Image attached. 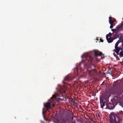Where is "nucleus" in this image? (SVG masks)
Returning <instances> with one entry per match:
<instances>
[{"label":"nucleus","instance_id":"nucleus-6","mask_svg":"<svg viewBox=\"0 0 123 123\" xmlns=\"http://www.w3.org/2000/svg\"><path fill=\"white\" fill-rule=\"evenodd\" d=\"M117 104L112 102L108 104H106V108L109 110H113Z\"/></svg>","mask_w":123,"mask_h":123},{"label":"nucleus","instance_id":"nucleus-26","mask_svg":"<svg viewBox=\"0 0 123 123\" xmlns=\"http://www.w3.org/2000/svg\"><path fill=\"white\" fill-rule=\"evenodd\" d=\"M52 105L53 106H55V105L54 104H53Z\"/></svg>","mask_w":123,"mask_h":123},{"label":"nucleus","instance_id":"nucleus-4","mask_svg":"<svg viewBox=\"0 0 123 123\" xmlns=\"http://www.w3.org/2000/svg\"><path fill=\"white\" fill-rule=\"evenodd\" d=\"M58 88H57V90L60 93L62 97H63V98H64L66 99V87L64 86H62L60 87L58 89Z\"/></svg>","mask_w":123,"mask_h":123},{"label":"nucleus","instance_id":"nucleus-21","mask_svg":"<svg viewBox=\"0 0 123 123\" xmlns=\"http://www.w3.org/2000/svg\"><path fill=\"white\" fill-rule=\"evenodd\" d=\"M100 40L101 42H103V40L101 39V38H100Z\"/></svg>","mask_w":123,"mask_h":123},{"label":"nucleus","instance_id":"nucleus-28","mask_svg":"<svg viewBox=\"0 0 123 123\" xmlns=\"http://www.w3.org/2000/svg\"><path fill=\"white\" fill-rule=\"evenodd\" d=\"M91 120L92 121V119L91 118Z\"/></svg>","mask_w":123,"mask_h":123},{"label":"nucleus","instance_id":"nucleus-22","mask_svg":"<svg viewBox=\"0 0 123 123\" xmlns=\"http://www.w3.org/2000/svg\"><path fill=\"white\" fill-rule=\"evenodd\" d=\"M59 100H60L61 101L62 100V99L61 98H59Z\"/></svg>","mask_w":123,"mask_h":123},{"label":"nucleus","instance_id":"nucleus-18","mask_svg":"<svg viewBox=\"0 0 123 123\" xmlns=\"http://www.w3.org/2000/svg\"><path fill=\"white\" fill-rule=\"evenodd\" d=\"M119 114H123V111H119Z\"/></svg>","mask_w":123,"mask_h":123},{"label":"nucleus","instance_id":"nucleus-19","mask_svg":"<svg viewBox=\"0 0 123 123\" xmlns=\"http://www.w3.org/2000/svg\"><path fill=\"white\" fill-rule=\"evenodd\" d=\"M122 47H119V48H120V50H121V51H123V45H122Z\"/></svg>","mask_w":123,"mask_h":123},{"label":"nucleus","instance_id":"nucleus-5","mask_svg":"<svg viewBox=\"0 0 123 123\" xmlns=\"http://www.w3.org/2000/svg\"><path fill=\"white\" fill-rule=\"evenodd\" d=\"M109 22L111 25L110 28L111 29H112L113 28L114 26L115 25V22H116V19L113 18H112L111 17H109Z\"/></svg>","mask_w":123,"mask_h":123},{"label":"nucleus","instance_id":"nucleus-14","mask_svg":"<svg viewBox=\"0 0 123 123\" xmlns=\"http://www.w3.org/2000/svg\"><path fill=\"white\" fill-rule=\"evenodd\" d=\"M57 94H55L51 98L52 99H55L57 98Z\"/></svg>","mask_w":123,"mask_h":123},{"label":"nucleus","instance_id":"nucleus-29","mask_svg":"<svg viewBox=\"0 0 123 123\" xmlns=\"http://www.w3.org/2000/svg\"><path fill=\"white\" fill-rule=\"evenodd\" d=\"M91 120L92 121V119L91 118Z\"/></svg>","mask_w":123,"mask_h":123},{"label":"nucleus","instance_id":"nucleus-15","mask_svg":"<svg viewBox=\"0 0 123 123\" xmlns=\"http://www.w3.org/2000/svg\"><path fill=\"white\" fill-rule=\"evenodd\" d=\"M120 43V42L119 40H118L117 42L116 43L115 46V48H116L118 47V45L119 43Z\"/></svg>","mask_w":123,"mask_h":123},{"label":"nucleus","instance_id":"nucleus-25","mask_svg":"<svg viewBox=\"0 0 123 123\" xmlns=\"http://www.w3.org/2000/svg\"><path fill=\"white\" fill-rule=\"evenodd\" d=\"M121 25H122V26H123V22L122 23V24Z\"/></svg>","mask_w":123,"mask_h":123},{"label":"nucleus","instance_id":"nucleus-10","mask_svg":"<svg viewBox=\"0 0 123 123\" xmlns=\"http://www.w3.org/2000/svg\"><path fill=\"white\" fill-rule=\"evenodd\" d=\"M51 104L50 103H47L46 105L44 104V107L46 108L48 110L50 109L51 108L50 105Z\"/></svg>","mask_w":123,"mask_h":123},{"label":"nucleus","instance_id":"nucleus-9","mask_svg":"<svg viewBox=\"0 0 123 123\" xmlns=\"http://www.w3.org/2000/svg\"><path fill=\"white\" fill-rule=\"evenodd\" d=\"M103 55L102 53L101 52H100L98 51L95 52L94 53L95 56L96 57L98 56H101Z\"/></svg>","mask_w":123,"mask_h":123},{"label":"nucleus","instance_id":"nucleus-2","mask_svg":"<svg viewBox=\"0 0 123 123\" xmlns=\"http://www.w3.org/2000/svg\"><path fill=\"white\" fill-rule=\"evenodd\" d=\"M123 29V26L121 25L116 27L115 29H111V31H113L112 34L113 36V38L114 39L118 37L119 33L118 32Z\"/></svg>","mask_w":123,"mask_h":123},{"label":"nucleus","instance_id":"nucleus-17","mask_svg":"<svg viewBox=\"0 0 123 123\" xmlns=\"http://www.w3.org/2000/svg\"><path fill=\"white\" fill-rule=\"evenodd\" d=\"M121 33H119L118 37V39L120 40L121 39Z\"/></svg>","mask_w":123,"mask_h":123},{"label":"nucleus","instance_id":"nucleus-27","mask_svg":"<svg viewBox=\"0 0 123 123\" xmlns=\"http://www.w3.org/2000/svg\"><path fill=\"white\" fill-rule=\"evenodd\" d=\"M104 82H103L101 84V85H104Z\"/></svg>","mask_w":123,"mask_h":123},{"label":"nucleus","instance_id":"nucleus-20","mask_svg":"<svg viewBox=\"0 0 123 123\" xmlns=\"http://www.w3.org/2000/svg\"><path fill=\"white\" fill-rule=\"evenodd\" d=\"M112 34L111 33H109V36H111L112 35Z\"/></svg>","mask_w":123,"mask_h":123},{"label":"nucleus","instance_id":"nucleus-16","mask_svg":"<svg viewBox=\"0 0 123 123\" xmlns=\"http://www.w3.org/2000/svg\"><path fill=\"white\" fill-rule=\"evenodd\" d=\"M119 57H123V51H121L120 53V54H119Z\"/></svg>","mask_w":123,"mask_h":123},{"label":"nucleus","instance_id":"nucleus-7","mask_svg":"<svg viewBox=\"0 0 123 123\" xmlns=\"http://www.w3.org/2000/svg\"><path fill=\"white\" fill-rule=\"evenodd\" d=\"M74 78L71 74H69L65 78L64 81H70L73 80Z\"/></svg>","mask_w":123,"mask_h":123},{"label":"nucleus","instance_id":"nucleus-12","mask_svg":"<svg viewBox=\"0 0 123 123\" xmlns=\"http://www.w3.org/2000/svg\"><path fill=\"white\" fill-rule=\"evenodd\" d=\"M115 49L114 50L115 52L117 53V55H119V52L120 50V49L119 47H117L115 48Z\"/></svg>","mask_w":123,"mask_h":123},{"label":"nucleus","instance_id":"nucleus-1","mask_svg":"<svg viewBox=\"0 0 123 123\" xmlns=\"http://www.w3.org/2000/svg\"><path fill=\"white\" fill-rule=\"evenodd\" d=\"M91 53H86L83 55L82 57L83 58L82 62L85 64V67H88L86 69L87 72L90 76L92 77L96 75L97 71L95 69H91L89 66V64L92 63L93 59V57Z\"/></svg>","mask_w":123,"mask_h":123},{"label":"nucleus","instance_id":"nucleus-24","mask_svg":"<svg viewBox=\"0 0 123 123\" xmlns=\"http://www.w3.org/2000/svg\"><path fill=\"white\" fill-rule=\"evenodd\" d=\"M81 63L80 62V63H79V66H80V65H81Z\"/></svg>","mask_w":123,"mask_h":123},{"label":"nucleus","instance_id":"nucleus-13","mask_svg":"<svg viewBox=\"0 0 123 123\" xmlns=\"http://www.w3.org/2000/svg\"><path fill=\"white\" fill-rule=\"evenodd\" d=\"M60 123H67L66 120L65 119H62L60 121Z\"/></svg>","mask_w":123,"mask_h":123},{"label":"nucleus","instance_id":"nucleus-11","mask_svg":"<svg viewBox=\"0 0 123 123\" xmlns=\"http://www.w3.org/2000/svg\"><path fill=\"white\" fill-rule=\"evenodd\" d=\"M100 103L101 104V108H103V107L105 105V101H104V100H100Z\"/></svg>","mask_w":123,"mask_h":123},{"label":"nucleus","instance_id":"nucleus-3","mask_svg":"<svg viewBox=\"0 0 123 123\" xmlns=\"http://www.w3.org/2000/svg\"><path fill=\"white\" fill-rule=\"evenodd\" d=\"M109 117L111 123H119L121 122L120 118L113 113H111Z\"/></svg>","mask_w":123,"mask_h":123},{"label":"nucleus","instance_id":"nucleus-23","mask_svg":"<svg viewBox=\"0 0 123 123\" xmlns=\"http://www.w3.org/2000/svg\"><path fill=\"white\" fill-rule=\"evenodd\" d=\"M71 119H72V120H73V117H71Z\"/></svg>","mask_w":123,"mask_h":123},{"label":"nucleus","instance_id":"nucleus-8","mask_svg":"<svg viewBox=\"0 0 123 123\" xmlns=\"http://www.w3.org/2000/svg\"><path fill=\"white\" fill-rule=\"evenodd\" d=\"M109 36L107 35L106 36V38L107 41L108 43H110L112 42L113 40L114 39L113 37H110L108 38Z\"/></svg>","mask_w":123,"mask_h":123},{"label":"nucleus","instance_id":"nucleus-30","mask_svg":"<svg viewBox=\"0 0 123 123\" xmlns=\"http://www.w3.org/2000/svg\"><path fill=\"white\" fill-rule=\"evenodd\" d=\"M72 115L73 116H74V115Z\"/></svg>","mask_w":123,"mask_h":123}]
</instances>
